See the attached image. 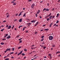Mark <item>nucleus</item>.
<instances>
[{
	"label": "nucleus",
	"mask_w": 60,
	"mask_h": 60,
	"mask_svg": "<svg viewBox=\"0 0 60 60\" xmlns=\"http://www.w3.org/2000/svg\"><path fill=\"white\" fill-rule=\"evenodd\" d=\"M10 50H11V49H9L8 48L4 52L5 53H6V52L8 51H10Z\"/></svg>",
	"instance_id": "nucleus-2"
},
{
	"label": "nucleus",
	"mask_w": 60,
	"mask_h": 60,
	"mask_svg": "<svg viewBox=\"0 0 60 60\" xmlns=\"http://www.w3.org/2000/svg\"><path fill=\"white\" fill-rule=\"evenodd\" d=\"M39 23V22H37L36 23V24H38V23Z\"/></svg>",
	"instance_id": "nucleus-42"
},
{
	"label": "nucleus",
	"mask_w": 60,
	"mask_h": 60,
	"mask_svg": "<svg viewBox=\"0 0 60 60\" xmlns=\"http://www.w3.org/2000/svg\"><path fill=\"white\" fill-rule=\"evenodd\" d=\"M37 24L36 23V24H35V26H37Z\"/></svg>",
	"instance_id": "nucleus-60"
},
{
	"label": "nucleus",
	"mask_w": 60,
	"mask_h": 60,
	"mask_svg": "<svg viewBox=\"0 0 60 60\" xmlns=\"http://www.w3.org/2000/svg\"><path fill=\"white\" fill-rule=\"evenodd\" d=\"M21 15V13H20V14L18 15V16L19 17Z\"/></svg>",
	"instance_id": "nucleus-18"
},
{
	"label": "nucleus",
	"mask_w": 60,
	"mask_h": 60,
	"mask_svg": "<svg viewBox=\"0 0 60 60\" xmlns=\"http://www.w3.org/2000/svg\"><path fill=\"white\" fill-rule=\"evenodd\" d=\"M49 20V18H48L47 19V21H48Z\"/></svg>",
	"instance_id": "nucleus-53"
},
{
	"label": "nucleus",
	"mask_w": 60,
	"mask_h": 60,
	"mask_svg": "<svg viewBox=\"0 0 60 60\" xmlns=\"http://www.w3.org/2000/svg\"><path fill=\"white\" fill-rule=\"evenodd\" d=\"M32 52H31L30 53H29L28 54L29 55H30V54H32Z\"/></svg>",
	"instance_id": "nucleus-36"
},
{
	"label": "nucleus",
	"mask_w": 60,
	"mask_h": 60,
	"mask_svg": "<svg viewBox=\"0 0 60 60\" xmlns=\"http://www.w3.org/2000/svg\"><path fill=\"white\" fill-rule=\"evenodd\" d=\"M20 54H20V52L17 55L18 56H19V55H20Z\"/></svg>",
	"instance_id": "nucleus-32"
},
{
	"label": "nucleus",
	"mask_w": 60,
	"mask_h": 60,
	"mask_svg": "<svg viewBox=\"0 0 60 60\" xmlns=\"http://www.w3.org/2000/svg\"><path fill=\"white\" fill-rule=\"evenodd\" d=\"M16 4L15 3H14V4H13V5H15Z\"/></svg>",
	"instance_id": "nucleus-40"
},
{
	"label": "nucleus",
	"mask_w": 60,
	"mask_h": 60,
	"mask_svg": "<svg viewBox=\"0 0 60 60\" xmlns=\"http://www.w3.org/2000/svg\"><path fill=\"white\" fill-rule=\"evenodd\" d=\"M31 0H28V2H31Z\"/></svg>",
	"instance_id": "nucleus-58"
},
{
	"label": "nucleus",
	"mask_w": 60,
	"mask_h": 60,
	"mask_svg": "<svg viewBox=\"0 0 60 60\" xmlns=\"http://www.w3.org/2000/svg\"><path fill=\"white\" fill-rule=\"evenodd\" d=\"M37 56V55H35L34 56V57H35V56Z\"/></svg>",
	"instance_id": "nucleus-59"
},
{
	"label": "nucleus",
	"mask_w": 60,
	"mask_h": 60,
	"mask_svg": "<svg viewBox=\"0 0 60 60\" xmlns=\"http://www.w3.org/2000/svg\"><path fill=\"white\" fill-rule=\"evenodd\" d=\"M37 33V32H35L34 33V34H36Z\"/></svg>",
	"instance_id": "nucleus-49"
},
{
	"label": "nucleus",
	"mask_w": 60,
	"mask_h": 60,
	"mask_svg": "<svg viewBox=\"0 0 60 60\" xmlns=\"http://www.w3.org/2000/svg\"><path fill=\"white\" fill-rule=\"evenodd\" d=\"M14 27V25H13L12 27V29H13V27Z\"/></svg>",
	"instance_id": "nucleus-41"
},
{
	"label": "nucleus",
	"mask_w": 60,
	"mask_h": 60,
	"mask_svg": "<svg viewBox=\"0 0 60 60\" xmlns=\"http://www.w3.org/2000/svg\"><path fill=\"white\" fill-rule=\"evenodd\" d=\"M35 15L36 17H37L38 16L37 14H36Z\"/></svg>",
	"instance_id": "nucleus-39"
},
{
	"label": "nucleus",
	"mask_w": 60,
	"mask_h": 60,
	"mask_svg": "<svg viewBox=\"0 0 60 60\" xmlns=\"http://www.w3.org/2000/svg\"><path fill=\"white\" fill-rule=\"evenodd\" d=\"M46 8H44L43 9V11H45V10H46Z\"/></svg>",
	"instance_id": "nucleus-17"
},
{
	"label": "nucleus",
	"mask_w": 60,
	"mask_h": 60,
	"mask_svg": "<svg viewBox=\"0 0 60 60\" xmlns=\"http://www.w3.org/2000/svg\"><path fill=\"white\" fill-rule=\"evenodd\" d=\"M21 48V46L19 47H18V49H20V48Z\"/></svg>",
	"instance_id": "nucleus-26"
},
{
	"label": "nucleus",
	"mask_w": 60,
	"mask_h": 60,
	"mask_svg": "<svg viewBox=\"0 0 60 60\" xmlns=\"http://www.w3.org/2000/svg\"><path fill=\"white\" fill-rule=\"evenodd\" d=\"M25 16H26V14H25V13L23 15V16L25 17Z\"/></svg>",
	"instance_id": "nucleus-28"
},
{
	"label": "nucleus",
	"mask_w": 60,
	"mask_h": 60,
	"mask_svg": "<svg viewBox=\"0 0 60 60\" xmlns=\"http://www.w3.org/2000/svg\"><path fill=\"white\" fill-rule=\"evenodd\" d=\"M22 26H19V28H20V27H22Z\"/></svg>",
	"instance_id": "nucleus-27"
},
{
	"label": "nucleus",
	"mask_w": 60,
	"mask_h": 60,
	"mask_svg": "<svg viewBox=\"0 0 60 60\" xmlns=\"http://www.w3.org/2000/svg\"><path fill=\"white\" fill-rule=\"evenodd\" d=\"M46 47H43V49H46Z\"/></svg>",
	"instance_id": "nucleus-62"
},
{
	"label": "nucleus",
	"mask_w": 60,
	"mask_h": 60,
	"mask_svg": "<svg viewBox=\"0 0 60 60\" xmlns=\"http://www.w3.org/2000/svg\"><path fill=\"white\" fill-rule=\"evenodd\" d=\"M51 15V13H50L49 15L47 16V17H49V16H50V15Z\"/></svg>",
	"instance_id": "nucleus-15"
},
{
	"label": "nucleus",
	"mask_w": 60,
	"mask_h": 60,
	"mask_svg": "<svg viewBox=\"0 0 60 60\" xmlns=\"http://www.w3.org/2000/svg\"><path fill=\"white\" fill-rule=\"evenodd\" d=\"M49 30V29H44V30L45 31H47V30Z\"/></svg>",
	"instance_id": "nucleus-13"
},
{
	"label": "nucleus",
	"mask_w": 60,
	"mask_h": 60,
	"mask_svg": "<svg viewBox=\"0 0 60 60\" xmlns=\"http://www.w3.org/2000/svg\"><path fill=\"white\" fill-rule=\"evenodd\" d=\"M19 37V36L17 35V38H18Z\"/></svg>",
	"instance_id": "nucleus-48"
},
{
	"label": "nucleus",
	"mask_w": 60,
	"mask_h": 60,
	"mask_svg": "<svg viewBox=\"0 0 60 60\" xmlns=\"http://www.w3.org/2000/svg\"><path fill=\"white\" fill-rule=\"evenodd\" d=\"M59 15V13L57 14L56 16V17H58V16Z\"/></svg>",
	"instance_id": "nucleus-23"
},
{
	"label": "nucleus",
	"mask_w": 60,
	"mask_h": 60,
	"mask_svg": "<svg viewBox=\"0 0 60 60\" xmlns=\"http://www.w3.org/2000/svg\"><path fill=\"white\" fill-rule=\"evenodd\" d=\"M24 50L25 51H27V50L26 49H24Z\"/></svg>",
	"instance_id": "nucleus-21"
},
{
	"label": "nucleus",
	"mask_w": 60,
	"mask_h": 60,
	"mask_svg": "<svg viewBox=\"0 0 60 60\" xmlns=\"http://www.w3.org/2000/svg\"><path fill=\"white\" fill-rule=\"evenodd\" d=\"M44 44V42H43L42 43V44Z\"/></svg>",
	"instance_id": "nucleus-47"
},
{
	"label": "nucleus",
	"mask_w": 60,
	"mask_h": 60,
	"mask_svg": "<svg viewBox=\"0 0 60 60\" xmlns=\"http://www.w3.org/2000/svg\"><path fill=\"white\" fill-rule=\"evenodd\" d=\"M17 20L16 19H15V20H14V21H17Z\"/></svg>",
	"instance_id": "nucleus-52"
},
{
	"label": "nucleus",
	"mask_w": 60,
	"mask_h": 60,
	"mask_svg": "<svg viewBox=\"0 0 60 60\" xmlns=\"http://www.w3.org/2000/svg\"><path fill=\"white\" fill-rule=\"evenodd\" d=\"M19 22H21L22 21V19H20L19 21Z\"/></svg>",
	"instance_id": "nucleus-12"
},
{
	"label": "nucleus",
	"mask_w": 60,
	"mask_h": 60,
	"mask_svg": "<svg viewBox=\"0 0 60 60\" xmlns=\"http://www.w3.org/2000/svg\"><path fill=\"white\" fill-rule=\"evenodd\" d=\"M56 24H55L53 25V26H56Z\"/></svg>",
	"instance_id": "nucleus-64"
},
{
	"label": "nucleus",
	"mask_w": 60,
	"mask_h": 60,
	"mask_svg": "<svg viewBox=\"0 0 60 60\" xmlns=\"http://www.w3.org/2000/svg\"><path fill=\"white\" fill-rule=\"evenodd\" d=\"M11 38V36H10L9 35H8V37H7V39H10V38Z\"/></svg>",
	"instance_id": "nucleus-4"
},
{
	"label": "nucleus",
	"mask_w": 60,
	"mask_h": 60,
	"mask_svg": "<svg viewBox=\"0 0 60 60\" xmlns=\"http://www.w3.org/2000/svg\"><path fill=\"white\" fill-rule=\"evenodd\" d=\"M55 18V16H52V18Z\"/></svg>",
	"instance_id": "nucleus-61"
},
{
	"label": "nucleus",
	"mask_w": 60,
	"mask_h": 60,
	"mask_svg": "<svg viewBox=\"0 0 60 60\" xmlns=\"http://www.w3.org/2000/svg\"><path fill=\"white\" fill-rule=\"evenodd\" d=\"M4 30V29L3 28V29H2L1 30V32H3L4 31V30Z\"/></svg>",
	"instance_id": "nucleus-14"
},
{
	"label": "nucleus",
	"mask_w": 60,
	"mask_h": 60,
	"mask_svg": "<svg viewBox=\"0 0 60 60\" xmlns=\"http://www.w3.org/2000/svg\"><path fill=\"white\" fill-rule=\"evenodd\" d=\"M43 39H44L43 38V39H41V41H43Z\"/></svg>",
	"instance_id": "nucleus-35"
},
{
	"label": "nucleus",
	"mask_w": 60,
	"mask_h": 60,
	"mask_svg": "<svg viewBox=\"0 0 60 60\" xmlns=\"http://www.w3.org/2000/svg\"><path fill=\"white\" fill-rule=\"evenodd\" d=\"M52 16H51L50 17H49V20H50L52 18Z\"/></svg>",
	"instance_id": "nucleus-8"
},
{
	"label": "nucleus",
	"mask_w": 60,
	"mask_h": 60,
	"mask_svg": "<svg viewBox=\"0 0 60 60\" xmlns=\"http://www.w3.org/2000/svg\"><path fill=\"white\" fill-rule=\"evenodd\" d=\"M45 11H49V9H46Z\"/></svg>",
	"instance_id": "nucleus-11"
},
{
	"label": "nucleus",
	"mask_w": 60,
	"mask_h": 60,
	"mask_svg": "<svg viewBox=\"0 0 60 60\" xmlns=\"http://www.w3.org/2000/svg\"><path fill=\"white\" fill-rule=\"evenodd\" d=\"M22 53V51H21L20 52V54H21Z\"/></svg>",
	"instance_id": "nucleus-44"
},
{
	"label": "nucleus",
	"mask_w": 60,
	"mask_h": 60,
	"mask_svg": "<svg viewBox=\"0 0 60 60\" xmlns=\"http://www.w3.org/2000/svg\"><path fill=\"white\" fill-rule=\"evenodd\" d=\"M4 40H5V41L6 40V39L4 38V39H2L3 41H4Z\"/></svg>",
	"instance_id": "nucleus-37"
},
{
	"label": "nucleus",
	"mask_w": 60,
	"mask_h": 60,
	"mask_svg": "<svg viewBox=\"0 0 60 60\" xmlns=\"http://www.w3.org/2000/svg\"><path fill=\"white\" fill-rule=\"evenodd\" d=\"M35 5L34 4H33L31 5V8L32 9H33L34 8V6Z\"/></svg>",
	"instance_id": "nucleus-3"
},
{
	"label": "nucleus",
	"mask_w": 60,
	"mask_h": 60,
	"mask_svg": "<svg viewBox=\"0 0 60 60\" xmlns=\"http://www.w3.org/2000/svg\"><path fill=\"white\" fill-rule=\"evenodd\" d=\"M44 37V36H41V38H42V39H43Z\"/></svg>",
	"instance_id": "nucleus-29"
},
{
	"label": "nucleus",
	"mask_w": 60,
	"mask_h": 60,
	"mask_svg": "<svg viewBox=\"0 0 60 60\" xmlns=\"http://www.w3.org/2000/svg\"><path fill=\"white\" fill-rule=\"evenodd\" d=\"M27 25H31V23H27Z\"/></svg>",
	"instance_id": "nucleus-10"
},
{
	"label": "nucleus",
	"mask_w": 60,
	"mask_h": 60,
	"mask_svg": "<svg viewBox=\"0 0 60 60\" xmlns=\"http://www.w3.org/2000/svg\"><path fill=\"white\" fill-rule=\"evenodd\" d=\"M1 45H4V43L1 42Z\"/></svg>",
	"instance_id": "nucleus-16"
},
{
	"label": "nucleus",
	"mask_w": 60,
	"mask_h": 60,
	"mask_svg": "<svg viewBox=\"0 0 60 60\" xmlns=\"http://www.w3.org/2000/svg\"><path fill=\"white\" fill-rule=\"evenodd\" d=\"M53 24V23H52L49 25V27H51V25H52V24Z\"/></svg>",
	"instance_id": "nucleus-9"
},
{
	"label": "nucleus",
	"mask_w": 60,
	"mask_h": 60,
	"mask_svg": "<svg viewBox=\"0 0 60 60\" xmlns=\"http://www.w3.org/2000/svg\"><path fill=\"white\" fill-rule=\"evenodd\" d=\"M36 59V57H35L34 58V59Z\"/></svg>",
	"instance_id": "nucleus-63"
},
{
	"label": "nucleus",
	"mask_w": 60,
	"mask_h": 60,
	"mask_svg": "<svg viewBox=\"0 0 60 60\" xmlns=\"http://www.w3.org/2000/svg\"><path fill=\"white\" fill-rule=\"evenodd\" d=\"M6 22V21H4L3 22Z\"/></svg>",
	"instance_id": "nucleus-50"
},
{
	"label": "nucleus",
	"mask_w": 60,
	"mask_h": 60,
	"mask_svg": "<svg viewBox=\"0 0 60 60\" xmlns=\"http://www.w3.org/2000/svg\"><path fill=\"white\" fill-rule=\"evenodd\" d=\"M12 51H14V48H13L12 49Z\"/></svg>",
	"instance_id": "nucleus-19"
},
{
	"label": "nucleus",
	"mask_w": 60,
	"mask_h": 60,
	"mask_svg": "<svg viewBox=\"0 0 60 60\" xmlns=\"http://www.w3.org/2000/svg\"><path fill=\"white\" fill-rule=\"evenodd\" d=\"M8 36V34H5V36H4V38H6V36Z\"/></svg>",
	"instance_id": "nucleus-7"
},
{
	"label": "nucleus",
	"mask_w": 60,
	"mask_h": 60,
	"mask_svg": "<svg viewBox=\"0 0 60 60\" xmlns=\"http://www.w3.org/2000/svg\"><path fill=\"white\" fill-rule=\"evenodd\" d=\"M38 12H39L40 13V10H38Z\"/></svg>",
	"instance_id": "nucleus-56"
},
{
	"label": "nucleus",
	"mask_w": 60,
	"mask_h": 60,
	"mask_svg": "<svg viewBox=\"0 0 60 60\" xmlns=\"http://www.w3.org/2000/svg\"><path fill=\"white\" fill-rule=\"evenodd\" d=\"M8 25H7V26H6V27H8Z\"/></svg>",
	"instance_id": "nucleus-57"
},
{
	"label": "nucleus",
	"mask_w": 60,
	"mask_h": 60,
	"mask_svg": "<svg viewBox=\"0 0 60 60\" xmlns=\"http://www.w3.org/2000/svg\"><path fill=\"white\" fill-rule=\"evenodd\" d=\"M58 22H59V21L58 20H57V22H56V23H58Z\"/></svg>",
	"instance_id": "nucleus-34"
},
{
	"label": "nucleus",
	"mask_w": 60,
	"mask_h": 60,
	"mask_svg": "<svg viewBox=\"0 0 60 60\" xmlns=\"http://www.w3.org/2000/svg\"><path fill=\"white\" fill-rule=\"evenodd\" d=\"M49 56H50V58H51V54H49Z\"/></svg>",
	"instance_id": "nucleus-22"
},
{
	"label": "nucleus",
	"mask_w": 60,
	"mask_h": 60,
	"mask_svg": "<svg viewBox=\"0 0 60 60\" xmlns=\"http://www.w3.org/2000/svg\"><path fill=\"white\" fill-rule=\"evenodd\" d=\"M22 40H20V41L19 42V43H21L22 42Z\"/></svg>",
	"instance_id": "nucleus-20"
},
{
	"label": "nucleus",
	"mask_w": 60,
	"mask_h": 60,
	"mask_svg": "<svg viewBox=\"0 0 60 60\" xmlns=\"http://www.w3.org/2000/svg\"><path fill=\"white\" fill-rule=\"evenodd\" d=\"M5 60H9V58H7V59H6Z\"/></svg>",
	"instance_id": "nucleus-24"
},
{
	"label": "nucleus",
	"mask_w": 60,
	"mask_h": 60,
	"mask_svg": "<svg viewBox=\"0 0 60 60\" xmlns=\"http://www.w3.org/2000/svg\"><path fill=\"white\" fill-rule=\"evenodd\" d=\"M36 21V20H33V21H31V22L32 23H35V22Z\"/></svg>",
	"instance_id": "nucleus-5"
},
{
	"label": "nucleus",
	"mask_w": 60,
	"mask_h": 60,
	"mask_svg": "<svg viewBox=\"0 0 60 60\" xmlns=\"http://www.w3.org/2000/svg\"><path fill=\"white\" fill-rule=\"evenodd\" d=\"M25 27H24L23 28L22 31H23L24 30H25Z\"/></svg>",
	"instance_id": "nucleus-45"
},
{
	"label": "nucleus",
	"mask_w": 60,
	"mask_h": 60,
	"mask_svg": "<svg viewBox=\"0 0 60 60\" xmlns=\"http://www.w3.org/2000/svg\"><path fill=\"white\" fill-rule=\"evenodd\" d=\"M9 15H8L7 16V18H8L9 17Z\"/></svg>",
	"instance_id": "nucleus-43"
},
{
	"label": "nucleus",
	"mask_w": 60,
	"mask_h": 60,
	"mask_svg": "<svg viewBox=\"0 0 60 60\" xmlns=\"http://www.w3.org/2000/svg\"><path fill=\"white\" fill-rule=\"evenodd\" d=\"M10 56V54H8V55H7V57H8V56Z\"/></svg>",
	"instance_id": "nucleus-31"
},
{
	"label": "nucleus",
	"mask_w": 60,
	"mask_h": 60,
	"mask_svg": "<svg viewBox=\"0 0 60 60\" xmlns=\"http://www.w3.org/2000/svg\"><path fill=\"white\" fill-rule=\"evenodd\" d=\"M22 38H20V39H19V41H20V40H22Z\"/></svg>",
	"instance_id": "nucleus-33"
},
{
	"label": "nucleus",
	"mask_w": 60,
	"mask_h": 60,
	"mask_svg": "<svg viewBox=\"0 0 60 60\" xmlns=\"http://www.w3.org/2000/svg\"><path fill=\"white\" fill-rule=\"evenodd\" d=\"M37 14H39V13H40L39 12H37Z\"/></svg>",
	"instance_id": "nucleus-55"
},
{
	"label": "nucleus",
	"mask_w": 60,
	"mask_h": 60,
	"mask_svg": "<svg viewBox=\"0 0 60 60\" xmlns=\"http://www.w3.org/2000/svg\"><path fill=\"white\" fill-rule=\"evenodd\" d=\"M11 3H14V2L13 0L11 2Z\"/></svg>",
	"instance_id": "nucleus-30"
},
{
	"label": "nucleus",
	"mask_w": 60,
	"mask_h": 60,
	"mask_svg": "<svg viewBox=\"0 0 60 60\" xmlns=\"http://www.w3.org/2000/svg\"><path fill=\"white\" fill-rule=\"evenodd\" d=\"M53 37L51 36H50L49 37V40H52L53 39Z\"/></svg>",
	"instance_id": "nucleus-1"
},
{
	"label": "nucleus",
	"mask_w": 60,
	"mask_h": 60,
	"mask_svg": "<svg viewBox=\"0 0 60 60\" xmlns=\"http://www.w3.org/2000/svg\"><path fill=\"white\" fill-rule=\"evenodd\" d=\"M18 14H16L15 15V16H18Z\"/></svg>",
	"instance_id": "nucleus-51"
},
{
	"label": "nucleus",
	"mask_w": 60,
	"mask_h": 60,
	"mask_svg": "<svg viewBox=\"0 0 60 60\" xmlns=\"http://www.w3.org/2000/svg\"><path fill=\"white\" fill-rule=\"evenodd\" d=\"M11 58L12 59H13V58H14V57H13V56H12V57H11Z\"/></svg>",
	"instance_id": "nucleus-54"
},
{
	"label": "nucleus",
	"mask_w": 60,
	"mask_h": 60,
	"mask_svg": "<svg viewBox=\"0 0 60 60\" xmlns=\"http://www.w3.org/2000/svg\"><path fill=\"white\" fill-rule=\"evenodd\" d=\"M55 46L54 45H52V47H54Z\"/></svg>",
	"instance_id": "nucleus-46"
},
{
	"label": "nucleus",
	"mask_w": 60,
	"mask_h": 60,
	"mask_svg": "<svg viewBox=\"0 0 60 60\" xmlns=\"http://www.w3.org/2000/svg\"><path fill=\"white\" fill-rule=\"evenodd\" d=\"M11 28V26L10 25L9 26L8 28V29H10Z\"/></svg>",
	"instance_id": "nucleus-6"
},
{
	"label": "nucleus",
	"mask_w": 60,
	"mask_h": 60,
	"mask_svg": "<svg viewBox=\"0 0 60 60\" xmlns=\"http://www.w3.org/2000/svg\"><path fill=\"white\" fill-rule=\"evenodd\" d=\"M14 53V52H11V54L10 55H11V54H13Z\"/></svg>",
	"instance_id": "nucleus-38"
},
{
	"label": "nucleus",
	"mask_w": 60,
	"mask_h": 60,
	"mask_svg": "<svg viewBox=\"0 0 60 60\" xmlns=\"http://www.w3.org/2000/svg\"><path fill=\"white\" fill-rule=\"evenodd\" d=\"M22 56H25V54H24V53H22Z\"/></svg>",
	"instance_id": "nucleus-25"
}]
</instances>
